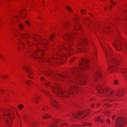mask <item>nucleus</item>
<instances>
[{
	"instance_id": "obj_1",
	"label": "nucleus",
	"mask_w": 127,
	"mask_h": 127,
	"mask_svg": "<svg viewBox=\"0 0 127 127\" xmlns=\"http://www.w3.org/2000/svg\"><path fill=\"white\" fill-rule=\"evenodd\" d=\"M88 61L86 59H82L80 62L79 65L80 69L78 68H73L70 71V73L68 75L65 76L63 75H56L55 78L58 80H62L64 79L69 78L70 77L72 80H69V85L70 87L69 89L62 90L59 85H56L55 86H51L54 92L57 95L64 98L68 97L70 95V91L72 94L73 93L74 90L77 93L79 90L76 86L74 85L76 84L81 85L85 84L86 82V79L84 75H82L80 73L81 71L87 70L89 68L88 65Z\"/></svg>"
},
{
	"instance_id": "obj_2",
	"label": "nucleus",
	"mask_w": 127,
	"mask_h": 127,
	"mask_svg": "<svg viewBox=\"0 0 127 127\" xmlns=\"http://www.w3.org/2000/svg\"><path fill=\"white\" fill-rule=\"evenodd\" d=\"M0 110L3 113V118L6 125L9 127H11L12 125V121L15 116L12 111L8 112L4 109H0Z\"/></svg>"
},
{
	"instance_id": "obj_3",
	"label": "nucleus",
	"mask_w": 127,
	"mask_h": 127,
	"mask_svg": "<svg viewBox=\"0 0 127 127\" xmlns=\"http://www.w3.org/2000/svg\"><path fill=\"white\" fill-rule=\"evenodd\" d=\"M101 86L100 85H99L96 87V89L98 92L99 93H102L104 95V96L107 97L105 99L108 100H115V99L113 98V94L112 90L107 88L103 90H101Z\"/></svg>"
},
{
	"instance_id": "obj_4",
	"label": "nucleus",
	"mask_w": 127,
	"mask_h": 127,
	"mask_svg": "<svg viewBox=\"0 0 127 127\" xmlns=\"http://www.w3.org/2000/svg\"><path fill=\"white\" fill-rule=\"evenodd\" d=\"M73 37L70 34H67L65 36H64V39L65 40H68L69 43L68 44H65L64 45V47L66 49H68L69 50H70L71 49V45L73 44Z\"/></svg>"
},
{
	"instance_id": "obj_5",
	"label": "nucleus",
	"mask_w": 127,
	"mask_h": 127,
	"mask_svg": "<svg viewBox=\"0 0 127 127\" xmlns=\"http://www.w3.org/2000/svg\"><path fill=\"white\" fill-rule=\"evenodd\" d=\"M63 50H62L61 52L62 53H63ZM64 54L62 56H63L65 57H66L69 55H70V53L69 52L67 51V52L66 51H65V53L63 52ZM58 56H61L62 55H61L60 54H57L56 55H54L53 56V58H51L49 59H47L46 60V61H47L48 63L50 64L51 63H52L53 62V59H56V57H57Z\"/></svg>"
},
{
	"instance_id": "obj_6",
	"label": "nucleus",
	"mask_w": 127,
	"mask_h": 127,
	"mask_svg": "<svg viewBox=\"0 0 127 127\" xmlns=\"http://www.w3.org/2000/svg\"><path fill=\"white\" fill-rule=\"evenodd\" d=\"M109 63L110 64H112V66H111L108 69V71L111 72H112L114 70L116 67L115 66L113 65L114 64L115 65H118L119 64V61L118 60L114 58H111L109 61Z\"/></svg>"
},
{
	"instance_id": "obj_7",
	"label": "nucleus",
	"mask_w": 127,
	"mask_h": 127,
	"mask_svg": "<svg viewBox=\"0 0 127 127\" xmlns=\"http://www.w3.org/2000/svg\"><path fill=\"white\" fill-rule=\"evenodd\" d=\"M125 122L126 120L125 118L120 117L117 120L115 127H124Z\"/></svg>"
},
{
	"instance_id": "obj_8",
	"label": "nucleus",
	"mask_w": 127,
	"mask_h": 127,
	"mask_svg": "<svg viewBox=\"0 0 127 127\" xmlns=\"http://www.w3.org/2000/svg\"><path fill=\"white\" fill-rule=\"evenodd\" d=\"M102 49L105 53L107 58L108 59V56H110L112 54V51L110 47L108 46H105L101 44Z\"/></svg>"
},
{
	"instance_id": "obj_9",
	"label": "nucleus",
	"mask_w": 127,
	"mask_h": 127,
	"mask_svg": "<svg viewBox=\"0 0 127 127\" xmlns=\"http://www.w3.org/2000/svg\"><path fill=\"white\" fill-rule=\"evenodd\" d=\"M122 38L119 36L117 40H116L113 43V45L115 48L119 50H120L121 49V44L122 41L120 40Z\"/></svg>"
},
{
	"instance_id": "obj_10",
	"label": "nucleus",
	"mask_w": 127,
	"mask_h": 127,
	"mask_svg": "<svg viewBox=\"0 0 127 127\" xmlns=\"http://www.w3.org/2000/svg\"><path fill=\"white\" fill-rule=\"evenodd\" d=\"M88 112L89 111H85L82 112H78L74 115L73 117L74 118H77L80 117L81 115H82V116L81 117L83 118L87 115Z\"/></svg>"
},
{
	"instance_id": "obj_11",
	"label": "nucleus",
	"mask_w": 127,
	"mask_h": 127,
	"mask_svg": "<svg viewBox=\"0 0 127 127\" xmlns=\"http://www.w3.org/2000/svg\"><path fill=\"white\" fill-rule=\"evenodd\" d=\"M23 68L28 73V77L31 79H32V75L33 74L30 68L26 66H24Z\"/></svg>"
},
{
	"instance_id": "obj_12",
	"label": "nucleus",
	"mask_w": 127,
	"mask_h": 127,
	"mask_svg": "<svg viewBox=\"0 0 127 127\" xmlns=\"http://www.w3.org/2000/svg\"><path fill=\"white\" fill-rule=\"evenodd\" d=\"M101 76V73L97 71L94 74L93 80L95 82L98 81L100 79Z\"/></svg>"
},
{
	"instance_id": "obj_13",
	"label": "nucleus",
	"mask_w": 127,
	"mask_h": 127,
	"mask_svg": "<svg viewBox=\"0 0 127 127\" xmlns=\"http://www.w3.org/2000/svg\"><path fill=\"white\" fill-rule=\"evenodd\" d=\"M87 41L85 38H83L81 40L78 45V46L84 47L85 46L86 44L87 43Z\"/></svg>"
},
{
	"instance_id": "obj_14",
	"label": "nucleus",
	"mask_w": 127,
	"mask_h": 127,
	"mask_svg": "<svg viewBox=\"0 0 127 127\" xmlns=\"http://www.w3.org/2000/svg\"><path fill=\"white\" fill-rule=\"evenodd\" d=\"M39 53L42 56H43V54L44 53V52L42 50H41L39 49H38L37 51H35L34 53H33L32 54L33 57L35 58V55H37Z\"/></svg>"
},
{
	"instance_id": "obj_15",
	"label": "nucleus",
	"mask_w": 127,
	"mask_h": 127,
	"mask_svg": "<svg viewBox=\"0 0 127 127\" xmlns=\"http://www.w3.org/2000/svg\"><path fill=\"white\" fill-rule=\"evenodd\" d=\"M50 102L51 105L55 107H58L59 104L53 98H51L50 99Z\"/></svg>"
},
{
	"instance_id": "obj_16",
	"label": "nucleus",
	"mask_w": 127,
	"mask_h": 127,
	"mask_svg": "<svg viewBox=\"0 0 127 127\" xmlns=\"http://www.w3.org/2000/svg\"><path fill=\"white\" fill-rule=\"evenodd\" d=\"M125 93V90L122 89L119 91L117 92L116 93V95L118 97H120L123 96L124 95Z\"/></svg>"
},
{
	"instance_id": "obj_17",
	"label": "nucleus",
	"mask_w": 127,
	"mask_h": 127,
	"mask_svg": "<svg viewBox=\"0 0 127 127\" xmlns=\"http://www.w3.org/2000/svg\"><path fill=\"white\" fill-rule=\"evenodd\" d=\"M28 124L29 125L32 127H35L38 125L37 122L34 121L29 122Z\"/></svg>"
},
{
	"instance_id": "obj_18",
	"label": "nucleus",
	"mask_w": 127,
	"mask_h": 127,
	"mask_svg": "<svg viewBox=\"0 0 127 127\" xmlns=\"http://www.w3.org/2000/svg\"><path fill=\"white\" fill-rule=\"evenodd\" d=\"M122 71L124 77L127 81V69L125 68H124L122 69Z\"/></svg>"
},
{
	"instance_id": "obj_19",
	"label": "nucleus",
	"mask_w": 127,
	"mask_h": 127,
	"mask_svg": "<svg viewBox=\"0 0 127 127\" xmlns=\"http://www.w3.org/2000/svg\"><path fill=\"white\" fill-rule=\"evenodd\" d=\"M73 20L74 21L75 23V24L74 26V27L75 29L77 30H80V31L82 32L81 30H80V24L77 23L76 22H75L74 20L73 19Z\"/></svg>"
},
{
	"instance_id": "obj_20",
	"label": "nucleus",
	"mask_w": 127,
	"mask_h": 127,
	"mask_svg": "<svg viewBox=\"0 0 127 127\" xmlns=\"http://www.w3.org/2000/svg\"><path fill=\"white\" fill-rule=\"evenodd\" d=\"M60 120H56L53 123L52 125H50L49 127H55L57 126V124L59 122Z\"/></svg>"
},
{
	"instance_id": "obj_21",
	"label": "nucleus",
	"mask_w": 127,
	"mask_h": 127,
	"mask_svg": "<svg viewBox=\"0 0 127 127\" xmlns=\"http://www.w3.org/2000/svg\"><path fill=\"white\" fill-rule=\"evenodd\" d=\"M87 49L86 48L83 47V48H79L78 50H77V53H78L79 52H84L85 50H86Z\"/></svg>"
},
{
	"instance_id": "obj_22",
	"label": "nucleus",
	"mask_w": 127,
	"mask_h": 127,
	"mask_svg": "<svg viewBox=\"0 0 127 127\" xmlns=\"http://www.w3.org/2000/svg\"><path fill=\"white\" fill-rule=\"evenodd\" d=\"M95 120L96 121H99L101 123H102L103 122V121L101 120L100 117H99L96 118V119H95Z\"/></svg>"
},
{
	"instance_id": "obj_23",
	"label": "nucleus",
	"mask_w": 127,
	"mask_h": 127,
	"mask_svg": "<svg viewBox=\"0 0 127 127\" xmlns=\"http://www.w3.org/2000/svg\"><path fill=\"white\" fill-rule=\"evenodd\" d=\"M22 36L23 38H24L25 39H27L29 37V36L28 35V34H23L22 35Z\"/></svg>"
},
{
	"instance_id": "obj_24",
	"label": "nucleus",
	"mask_w": 127,
	"mask_h": 127,
	"mask_svg": "<svg viewBox=\"0 0 127 127\" xmlns=\"http://www.w3.org/2000/svg\"><path fill=\"white\" fill-rule=\"evenodd\" d=\"M40 98L39 97L36 96L34 98H33V99L35 102L36 103H37V101Z\"/></svg>"
},
{
	"instance_id": "obj_25",
	"label": "nucleus",
	"mask_w": 127,
	"mask_h": 127,
	"mask_svg": "<svg viewBox=\"0 0 127 127\" xmlns=\"http://www.w3.org/2000/svg\"><path fill=\"white\" fill-rule=\"evenodd\" d=\"M50 117V115H48L47 114L46 115H45L43 117V119H46L47 118H49Z\"/></svg>"
},
{
	"instance_id": "obj_26",
	"label": "nucleus",
	"mask_w": 127,
	"mask_h": 127,
	"mask_svg": "<svg viewBox=\"0 0 127 127\" xmlns=\"http://www.w3.org/2000/svg\"><path fill=\"white\" fill-rule=\"evenodd\" d=\"M26 14V13H24L22 11L20 13V15L21 16V17L22 18H23L24 17H25V15Z\"/></svg>"
},
{
	"instance_id": "obj_27",
	"label": "nucleus",
	"mask_w": 127,
	"mask_h": 127,
	"mask_svg": "<svg viewBox=\"0 0 127 127\" xmlns=\"http://www.w3.org/2000/svg\"><path fill=\"white\" fill-rule=\"evenodd\" d=\"M110 2L111 4L113 5H114L117 4L114 1L110 0Z\"/></svg>"
},
{
	"instance_id": "obj_28",
	"label": "nucleus",
	"mask_w": 127,
	"mask_h": 127,
	"mask_svg": "<svg viewBox=\"0 0 127 127\" xmlns=\"http://www.w3.org/2000/svg\"><path fill=\"white\" fill-rule=\"evenodd\" d=\"M65 7L70 12H72V10H71V8L67 6H65Z\"/></svg>"
},
{
	"instance_id": "obj_29",
	"label": "nucleus",
	"mask_w": 127,
	"mask_h": 127,
	"mask_svg": "<svg viewBox=\"0 0 127 127\" xmlns=\"http://www.w3.org/2000/svg\"><path fill=\"white\" fill-rule=\"evenodd\" d=\"M104 113L107 116H109L110 115V112L109 111H106Z\"/></svg>"
},
{
	"instance_id": "obj_30",
	"label": "nucleus",
	"mask_w": 127,
	"mask_h": 127,
	"mask_svg": "<svg viewBox=\"0 0 127 127\" xmlns=\"http://www.w3.org/2000/svg\"><path fill=\"white\" fill-rule=\"evenodd\" d=\"M80 11L81 13L84 14H85L86 12V11L84 9H81Z\"/></svg>"
},
{
	"instance_id": "obj_31",
	"label": "nucleus",
	"mask_w": 127,
	"mask_h": 127,
	"mask_svg": "<svg viewBox=\"0 0 127 127\" xmlns=\"http://www.w3.org/2000/svg\"><path fill=\"white\" fill-rule=\"evenodd\" d=\"M89 125L90 126H91V125L92 124L91 123H89V124H87L86 123H83L82 125L83 126H85L86 125Z\"/></svg>"
},
{
	"instance_id": "obj_32",
	"label": "nucleus",
	"mask_w": 127,
	"mask_h": 127,
	"mask_svg": "<svg viewBox=\"0 0 127 127\" xmlns=\"http://www.w3.org/2000/svg\"><path fill=\"white\" fill-rule=\"evenodd\" d=\"M26 83L27 85L30 84L31 85V83H32V82L31 81L28 80Z\"/></svg>"
},
{
	"instance_id": "obj_33",
	"label": "nucleus",
	"mask_w": 127,
	"mask_h": 127,
	"mask_svg": "<svg viewBox=\"0 0 127 127\" xmlns=\"http://www.w3.org/2000/svg\"><path fill=\"white\" fill-rule=\"evenodd\" d=\"M19 28L21 30L23 29V28L22 27H24V26L23 25H21L20 24H19Z\"/></svg>"
},
{
	"instance_id": "obj_34",
	"label": "nucleus",
	"mask_w": 127,
	"mask_h": 127,
	"mask_svg": "<svg viewBox=\"0 0 127 127\" xmlns=\"http://www.w3.org/2000/svg\"><path fill=\"white\" fill-rule=\"evenodd\" d=\"M41 91L43 92L45 94L47 95H48V92L47 91H45L44 92L43 91V89H41Z\"/></svg>"
},
{
	"instance_id": "obj_35",
	"label": "nucleus",
	"mask_w": 127,
	"mask_h": 127,
	"mask_svg": "<svg viewBox=\"0 0 127 127\" xmlns=\"http://www.w3.org/2000/svg\"><path fill=\"white\" fill-rule=\"evenodd\" d=\"M23 107V105L22 104H20L19 105L18 107L20 109H21Z\"/></svg>"
},
{
	"instance_id": "obj_36",
	"label": "nucleus",
	"mask_w": 127,
	"mask_h": 127,
	"mask_svg": "<svg viewBox=\"0 0 127 127\" xmlns=\"http://www.w3.org/2000/svg\"><path fill=\"white\" fill-rule=\"evenodd\" d=\"M50 82H48V83H45V84L46 85V86L48 88V87L49 86H50Z\"/></svg>"
},
{
	"instance_id": "obj_37",
	"label": "nucleus",
	"mask_w": 127,
	"mask_h": 127,
	"mask_svg": "<svg viewBox=\"0 0 127 127\" xmlns=\"http://www.w3.org/2000/svg\"><path fill=\"white\" fill-rule=\"evenodd\" d=\"M113 84L114 85H118V83L116 80H115L114 81V82L113 83Z\"/></svg>"
},
{
	"instance_id": "obj_38",
	"label": "nucleus",
	"mask_w": 127,
	"mask_h": 127,
	"mask_svg": "<svg viewBox=\"0 0 127 127\" xmlns=\"http://www.w3.org/2000/svg\"><path fill=\"white\" fill-rule=\"evenodd\" d=\"M54 36H55V35L54 34H53L52 35H51L50 37L49 38V39L51 40L53 38V37H54Z\"/></svg>"
},
{
	"instance_id": "obj_39",
	"label": "nucleus",
	"mask_w": 127,
	"mask_h": 127,
	"mask_svg": "<svg viewBox=\"0 0 127 127\" xmlns=\"http://www.w3.org/2000/svg\"><path fill=\"white\" fill-rule=\"evenodd\" d=\"M108 27H107V28H105L104 30H103V31H104V32H105V33H105V32L107 30V29L108 28Z\"/></svg>"
},
{
	"instance_id": "obj_40",
	"label": "nucleus",
	"mask_w": 127,
	"mask_h": 127,
	"mask_svg": "<svg viewBox=\"0 0 127 127\" xmlns=\"http://www.w3.org/2000/svg\"><path fill=\"white\" fill-rule=\"evenodd\" d=\"M106 122L108 123H110V121L108 119H107L106 120Z\"/></svg>"
},
{
	"instance_id": "obj_41",
	"label": "nucleus",
	"mask_w": 127,
	"mask_h": 127,
	"mask_svg": "<svg viewBox=\"0 0 127 127\" xmlns=\"http://www.w3.org/2000/svg\"><path fill=\"white\" fill-rule=\"evenodd\" d=\"M2 76L4 78H6L8 77V76L7 75H5V76Z\"/></svg>"
},
{
	"instance_id": "obj_42",
	"label": "nucleus",
	"mask_w": 127,
	"mask_h": 127,
	"mask_svg": "<svg viewBox=\"0 0 127 127\" xmlns=\"http://www.w3.org/2000/svg\"><path fill=\"white\" fill-rule=\"evenodd\" d=\"M50 71L49 72H48L47 73L46 72H45V74L46 75H49V74H50Z\"/></svg>"
},
{
	"instance_id": "obj_43",
	"label": "nucleus",
	"mask_w": 127,
	"mask_h": 127,
	"mask_svg": "<svg viewBox=\"0 0 127 127\" xmlns=\"http://www.w3.org/2000/svg\"><path fill=\"white\" fill-rule=\"evenodd\" d=\"M124 19L125 21H127V15L125 16L124 17Z\"/></svg>"
},
{
	"instance_id": "obj_44",
	"label": "nucleus",
	"mask_w": 127,
	"mask_h": 127,
	"mask_svg": "<svg viewBox=\"0 0 127 127\" xmlns=\"http://www.w3.org/2000/svg\"><path fill=\"white\" fill-rule=\"evenodd\" d=\"M125 49L126 51H127V43L126 44H125Z\"/></svg>"
},
{
	"instance_id": "obj_45",
	"label": "nucleus",
	"mask_w": 127,
	"mask_h": 127,
	"mask_svg": "<svg viewBox=\"0 0 127 127\" xmlns=\"http://www.w3.org/2000/svg\"><path fill=\"white\" fill-rule=\"evenodd\" d=\"M4 90H2L1 89H0V93H1L0 91L2 92H4Z\"/></svg>"
},
{
	"instance_id": "obj_46",
	"label": "nucleus",
	"mask_w": 127,
	"mask_h": 127,
	"mask_svg": "<svg viewBox=\"0 0 127 127\" xmlns=\"http://www.w3.org/2000/svg\"><path fill=\"white\" fill-rule=\"evenodd\" d=\"M25 23L28 25H30V24L29 23V22L28 21H26L25 22Z\"/></svg>"
},
{
	"instance_id": "obj_47",
	"label": "nucleus",
	"mask_w": 127,
	"mask_h": 127,
	"mask_svg": "<svg viewBox=\"0 0 127 127\" xmlns=\"http://www.w3.org/2000/svg\"><path fill=\"white\" fill-rule=\"evenodd\" d=\"M68 124L66 123H64L62 125L64 126H65L66 125H67Z\"/></svg>"
},
{
	"instance_id": "obj_48",
	"label": "nucleus",
	"mask_w": 127,
	"mask_h": 127,
	"mask_svg": "<svg viewBox=\"0 0 127 127\" xmlns=\"http://www.w3.org/2000/svg\"><path fill=\"white\" fill-rule=\"evenodd\" d=\"M74 60V58H72L71 59V61H70V62H71L73 61Z\"/></svg>"
},
{
	"instance_id": "obj_49",
	"label": "nucleus",
	"mask_w": 127,
	"mask_h": 127,
	"mask_svg": "<svg viewBox=\"0 0 127 127\" xmlns=\"http://www.w3.org/2000/svg\"><path fill=\"white\" fill-rule=\"evenodd\" d=\"M16 18L18 20V21L19 20V17H16Z\"/></svg>"
},
{
	"instance_id": "obj_50",
	"label": "nucleus",
	"mask_w": 127,
	"mask_h": 127,
	"mask_svg": "<svg viewBox=\"0 0 127 127\" xmlns=\"http://www.w3.org/2000/svg\"><path fill=\"white\" fill-rule=\"evenodd\" d=\"M126 12H127V10H126V11L124 10L123 11V13H125Z\"/></svg>"
},
{
	"instance_id": "obj_51",
	"label": "nucleus",
	"mask_w": 127,
	"mask_h": 127,
	"mask_svg": "<svg viewBox=\"0 0 127 127\" xmlns=\"http://www.w3.org/2000/svg\"><path fill=\"white\" fill-rule=\"evenodd\" d=\"M112 7V6H109V8L110 9H111V8Z\"/></svg>"
},
{
	"instance_id": "obj_52",
	"label": "nucleus",
	"mask_w": 127,
	"mask_h": 127,
	"mask_svg": "<svg viewBox=\"0 0 127 127\" xmlns=\"http://www.w3.org/2000/svg\"><path fill=\"white\" fill-rule=\"evenodd\" d=\"M17 115L18 117L19 118H20V116L18 114H17Z\"/></svg>"
},
{
	"instance_id": "obj_53",
	"label": "nucleus",
	"mask_w": 127,
	"mask_h": 127,
	"mask_svg": "<svg viewBox=\"0 0 127 127\" xmlns=\"http://www.w3.org/2000/svg\"><path fill=\"white\" fill-rule=\"evenodd\" d=\"M0 57L2 59H3V57H2V56H1V55H0Z\"/></svg>"
},
{
	"instance_id": "obj_54",
	"label": "nucleus",
	"mask_w": 127,
	"mask_h": 127,
	"mask_svg": "<svg viewBox=\"0 0 127 127\" xmlns=\"http://www.w3.org/2000/svg\"><path fill=\"white\" fill-rule=\"evenodd\" d=\"M42 44H43V45H44V46H46V45H46V44H45V43L43 44V43H42Z\"/></svg>"
},
{
	"instance_id": "obj_55",
	"label": "nucleus",
	"mask_w": 127,
	"mask_h": 127,
	"mask_svg": "<svg viewBox=\"0 0 127 127\" xmlns=\"http://www.w3.org/2000/svg\"><path fill=\"white\" fill-rule=\"evenodd\" d=\"M18 49L19 50V49H20V48L19 46H18Z\"/></svg>"
},
{
	"instance_id": "obj_56",
	"label": "nucleus",
	"mask_w": 127,
	"mask_h": 127,
	"mask_svg": "<svg viewBox=\"0 0 127 127\" xmlns=\"http://www.w3.org/2000/svg\"><path fill=\"white\" fill-rule=\"evenodd\" d=\"M115 116V115H114V116H112V120H113L114 118V117Z\"/></svg>"
},
{
	"instance_id": "obj_57",
	"label": "nucleus",
	"mask_w": 127,
	"mask_h": 127,
	"mask_svg": "<svg viewBox=\"0 0 127 127\" xmlns=\"http://www.w3.org/2000/svg\"><path fill=\"white\" fill-rule=\"evenodd\" d=\"M42 110H43V111H44L45 110V109H44V108H42Z\"/></svg>"
},
{
	"instance_id": "obj_58",
	"label": "nucleus",
	"mask_w": 127,
	"mask_h": 127,
	"mask_svg": "<svg viewBox=\"0 0 127 127\" xmlns=\"http://www.w3.org/2000/svg\"><path fill=\"white\" fill-rule=\"evenodd\" d=\"M94 52V54H95V55H96V53L95 51Z\"/></svg>"
},
{
	"instance_id": "obj_59",
	"label": "nucleus",
	"mask_w": 127,
	"mask_h": 127,
	"mask_svg": "<svg viewBox=\"0 0 127 127\" xmlns=\"http://www.w3.org/2000/svg\"><path fill=\"white\" fill-rule=\"evenodd\" d=\"M40 79L41 80H42L43 79V77H41V78H40Z\"/></svg>"
},
{
	"instance_id": "obj_60",
	"label": "nucleus",
	"mask_w": 127,
	"mask_h": 127,
	"mask_svg": "<svg viewBox=\"0 0 127 127\" xmlns=\"http://www.w3.org/2000/svg\"><path fill=\"white\" fill-rule=\"evenodd\" d=\"M94 104H93L92 105V107H93L94 106Z\"/></svg>"
},
{
	"instance_id": "obj_61",
	"label": "nucleus",
	"mask_w": 127,
	"mask_h": 127,
	"mask_svg": "<svg viewBox=\"0 0 127 127\" xmlns=\"http://www.w3.org/2000/svg\"><path fill=\"white\" fill-rule=\"evenodd\" d=\"M44 81H45V82H46V79H44Z\"/></svg>"
},
{
	"instance_id": "obj_62",
	"label": "nucleus",
	"mask_w": 127,
	"mask_h": 127,
	"mask_svg": "<svg viewBox=\"0 0 127 127\" xmlns=\"http://www.w3.org/2000/svg\"><path fill=\"white\" fill-rule=\"evenodd\" d=\"M90 14L91 16H92V15H92L91 14H90H90Z\"/></svg>"
},
{
	"instance_id": "obj_63",
	"label": "nucleus",
	"mask_w": 127,
	"mask_h": 127,
	"mask_svg": "<svg viewBox=\"0 0 127 127\" xmlns=\"http://www.w3.org/2000/svg\"><path fill=\"white\" fill-rule=\"evenodd\" d=\"M104 9H105V10H107V9H106V8H104Z\"/></svg>"
},
{
	"instance_id": "obj_64",
	"label": "nucleus",
	"mask_w": 127,
	"mask_h": 127,
	"mask_svg": "<svg viewBox=\"0 0 127 127\" xmlns=\"http://www.w3.org/2000/svg\"><path fill=\"white\" fill-rule=\"evenodd\" d=\"M35 40H36V37H35Z\"/></svg>"
}]
</instances>
